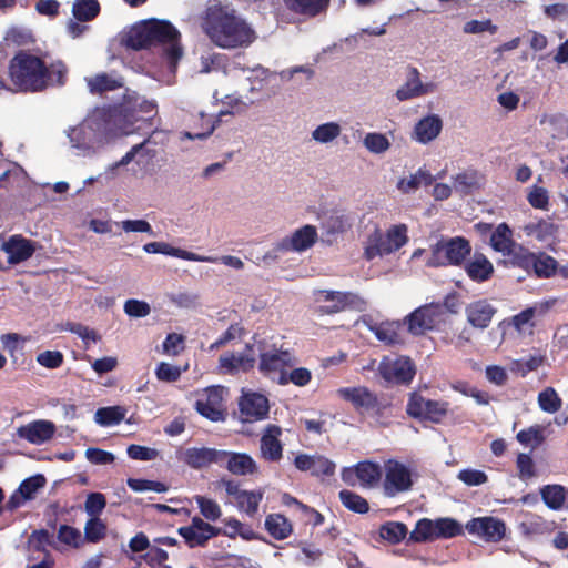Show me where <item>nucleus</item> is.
Instances as JSON below:
<instances>
[{
	"mask_svg": "<svg viewBox=\"0 0 568 568\" xmlns=\"http://www.w3.org/2000/svg\"><path fill=\"white\" fill-rule=\"evenodd\" d=\"M202 28L211 41L223 49L246 48L256 33L235 11L221 4H212L202 21Z\"/></svg>",
	"mask_w": 568,
	"mask_h": 568,
	"instance_id": "1",
	"label": "nucleus"
},
{
	"mask_svg": "<svg viewBox=\"0 0 568 568\" xmlns=\"http://www.w3.org/2000/svg\"><path fill=\"white\" fill-rule=\"evenodd\" d=\"M9 77L14 91L39 92L49 87L62 85L67 78V68L61 61L47 67L36 55L19 53L10 62Z\"/></svg>",
	"mask_w": 568,
	"mask_h": 568,
	"instance_id": "2",
	"label": "nucleus"
},
{
	"mask_svg": "<svg viewBox=\"0 0 568 568\" xmlns=\"http://www.w3.org/2000/svg\"><path fill=\"white\" fill-rule=\"evenodd\" d=\"M123 42L134 50L162 44L170 68L174 70L183 51L180 45V32L164 20H150L133 26L124 36Z\"/></svg>",
	"mask_w": 568,
	"mask_h": 568,
	"instance_id": "3",
	"label": "nucleus"
},
{
	"mask_svg": "<svg viewBox=\"0 0 568 568\" xmlns=\"http://www.w3.org/2000/svg\"><path fill=\"white\" fill-rule=\"evenodd\" d=\"M109 118L104 110L97 109L81 123L67 131L69 142L79 155H92L104 145L109 130Z\"/></svg>",
	"mask_w": 568,
	"mask_h": 568,
	"instance_id": "4",
	"label": "nucleus"
},
{
	"mask_svg": "<svg viewBox=\"0 0 568 568\" xmlns=\"http://www.w3.org/2000/svg\"><path fill=\"white\" fill-rule=\"evenodd\" d=\"M258 355V371L265 377L280 385L282 375H286L297 359L288 349L278 348L275 345H266L262 341L256 342V356Z\"/></svg>",
	"mask_w": 568,
	"mask_h": 568,
	"instance_id": "5",
	"label": "nucleus"
},
{
	"mask_svg": "<svg viewBox=\"0 0 568 568\" xmlns=\"http://www.w3.org/2000/svg\"><path fill=\"white\" fill-rule=\"evenodd\" d=\"M407 232L405 224L393 225L385 233L378 229L374 230L365 243L364 256L373 260L396 252L408 242Z\"/></svg>",
	"mask_w": 568,
	"mask_h": 568,
	"instance_id": "6",
	"label": "nucleus"
},
{
	"mask_svg": "<svg viewBox=\"0 0 568 568\" xmlns=\"http://www.w3.org/2000/svg\"><path fill=\"white\" fill-rule=\"evenodd\" d=\"M470 243L465 237L443 239L432 246L426 265L430 267L458 266L470 254Z\"/></svg>",
	"mask_w": 568,
	"mask_h": 568,
	"instance_id": "7",
	"label": "nucleus"
},
{
	"mask_svg": "<svg viewBox=\"0 0 568 568\" xmlns=\"http://www.w3.org/2000/svg\"><path fill=\"white\" fill-rule=\"evenodd\" d=\"M382 473L381 487L385 497L394 498L407 493L414 485L415 474L413 468L397 459L385 460Z\"/></svg>",
	"mask_w": 568,
	"mask_h": 568,
	"instance_id": "8",
	"label": "nucleus"
},
{
	"mask_svg": "<svg viewBox=\"0 0 568 568\" xmlns=\"http://www.w3.org/2000/svg\"><path fill=\"white\" fill-rule=\"evenodd\" d=\"M314 301L320 305L322 314H335L347 310L363 312L367 306L366 300L357 293L333 290L315 291Z\"/></svg>",
	"mask_w": 568,
	"mask_h": 568,
	"instance_id": "9",
	"label": "nucleus"
},
{
	"mask_svg": "<svg viewBox=\"0 0 568 568\" xmlns=\"http://www.w3.org/2000/svg\"><path fill=\"white\" fill-rule=\"evenodd\" d=\"M195 409L212 422H222L226 416L229 389L221 385L210 386L194 393Z\"/></svg>",
	"mask_w": 568,
	"mask_h": 568,
	"instance_id": "10",
	"label": "nucleus"
},
{
	"mask_svg": "<svg viewBox=\"0 0 568 568\" xmlns=\"http://www.w3.org/2000/svg\"><path fill=\"white\" fill-rule=\"evenodd\" d=\"M463 532L459 523L452 518H438L435 520L419 519L409 535L414 542H426L440 538H453Z\"/></svg>",
	"mask_w": 568,
	"mask_h": 568,
	"instance_id": "11",
	"label": "nucleus"
},
{
	"mask_svg": "<svg viewBox=\"0 0 568 568\" xmlns=\"http://www.w3.org/2000/svg\"><path fill=\"white\" fill-rule=\"evenodd\" d=\"M555 301H544L534 304L521 311L520 313L504 320L498 324V329L501 331L503 337L506 335L508 328L513 327L519 336L531 335L535 327V316L545 315L552 306Z\"/></svg>",
	"mask_w": 568,
	"mask_h": 568,
	"instance_id": "12",
	"label": "nucleus"
},
{
	"mask_svg": "<svg viewBox=\"0 0 568 568\" xmlns=\"http://www.w3.org/2000/svg\"><path fill=\"white\" fill-rule=\"evenodd\" d=\"M383 467L373 460H363L342 469V479L349 486L376 488L381 486Z\"/></svg>",
	"mask_w": 568,
	"mask_h": 568,
	"instance_id": "13",
	"label": "nucleus"
},
{
	"mask_svg": "<svg viewBox=\"0 0 568 568\" xmlns=\"http://www.w3.org/2000/svg\"><path fill=\"white\" fill-rule=\"evenodd\" d=\"M256 342L247 343L242 352L223 353L219 358V373L234 375L252 369L256 362Z\"/></svg>",
	"mask_w": 568,
	"mask_h": 568,
	"instance_id": "14",
	"label": "nucleus"
},
{
	"mask_svg": "<svg viewBox=\"0 0 568 568\" xmlns=\"http://www.w3.org/2000/svg\"><path fill=\"white\" fill-rule=\"evenodd\" d=\"M444 308L439 304H426L406 316L405 323L408 331L414 335H420L426 331L435 328L443 322Z\"/></svg>",
	"mask_w": 568,
	"mask_h": 568,
	"instance_id": "15",
	"label": "nucleus"
},
{
	"mask_svg": "<svg viewBox=\"0 0 568 568\" xmlns=\"http://www.w3.org/2000/svg\"><path fill=\"white\" fill-rule=\"evenodd\" d=\"M406 410L414 418L438 423L447 414L448 403L427 399L417 393H412Z\"/></svg>",
	"mask_w": 568,
	"mask_h": 568,
	"instance_id": "16",
	"label": "nucleus"
},
{
	"mask_svg": "<svg viewBox=\"0 0 568 568\" xmlns=\"http://www.w3.org/2000/svg\"><path fill=\"white\" fill-rule=\"evenodd\" d=\"M378 372L384 379L395 384H408L416 373L413 362L406 356L383 358Z\"/></svg>",
	"mask_w": 568,
	"mask_h": 568,
	"instance_id": "17",
	"label": "nucleus"
},
{
	"mask_svg": "<svg viewBox=\"0 0 568 568\" xmlns=\"http://www.w3.org/2000/svg\"><path fill=\"white\" fill-rule=\"evenodd\" d=\"M438 91V83L435 81H423L420 72L412 68L405 82L396 90L395 97L399 102L434 94Z\"/></svg>",
	"mask_w": 568,
	"mask_h": 568,
	"instance_id": "18",
	"label": "nucleus"
},
{
	"mask_svg": "<svg viewBox=\"0 0 568 568\" xmlns=\"http://www.w3.org/2000/svg\"><path fill=\"white\" fill-rule=\"evenodd\" d=\"M466 529L470 535L486 542H498L506 535L505 523L496 517H478L469 520L466 524Z\"/></svg>",
	"mask_w": 568,
	"mask_h": 568,
	"instance_id": "19",
	"label": "nucleus"
},
{
	"mask_svg": "<svg viewBox=\"0 0 568 568\" xmlns=\"http://www.w3.org/2000/svg\"><path fill=\"white\" fill-rule=\"evenodd\" d=\"M57 433V426L48 419H37L17 428V436L31 445L40 446L50 442Z\"/></svg>",
	"mask_w": 568,
	"mask_h": 568,
	"instance_id": "20",
	"label": "nucleus"
},
{
	"mask_svg": "<svg viewBox=\"0 0 568 568\" xmlns=\"http://www.w3.org/2000/svg\"><path fill=\"white\" fill-rule=\"evenodd\" d=\"M241 418L244 422L264 419L267 416L270 405L265 395L251 390H243L239 400Z\"/></svg>",
	"mask_w": 568,
	"mask_h": 568,
	"instance_id": "21",
	"label": "nucleus"
},
{
	"mask_svg": "<svg viewBox=\"0 0 568 568\" xmlns=\"http://www.w3.org/2000/svg\"><path fill=\"white\" fill-rule=\"evenodd\" d=\"M318 233L314 225H304L295 230L291 235L282 239L275 250L277 252H304L311 248L317 241Z\"/></svg>",
	"mask_w": 568,
	"mask_h": 568,
	"instance_id": "22",
	"label": "nucleus"
},
{
	"mask_svg": "<svg viewBox=\"0 0 568 568\" xmlns=\"http://www.w3.org/2000/svg\"><path fill=\"white\" fill-rule=\"evenodd\" d=\"M179 534L190 547H199L203 546L212 537L220 535L221 529L195 516L189 526L179 528Z\"/></svg>",
	"mask_w": 568,
	"mask_h": 568,
	"instance_id": "23",
	"label": "nucleus"
},
{
	"mask_svg": "<svg viewBox=\"0 0 568 568\" xmlns=\"http://www.w3.org/2000/svg\"><path fill=\"white\" fill-rule=\"evenodd\" d=\"M236 476H252L260 470L257 463L246 453L221 450V464Z\"/></svg>",
	"mask_w": 568,
	"mask_h": 568,
	"instance_id": "24",
	"label": "nucleus"
},
{
	"mask_svg": "<svg viewBox=\"0 0 568 568\" xmlns=\"http://www.w3.org/2000/svg\"><path fill=\"white\" fill-rule=\"evenodd\" d=\"M283 429L277 425H267L260 439V454L263 459L277 463L283 457L281 436Z\"/></svg>",
	"mask_w": 568,
	"mask_h": 568,
	"instance_id": "25",
	"label": "nucleus"
},
{
	"mask_svg": "<svg viewBox=\"0 0 568 568\" xmlns=\"http://www.w3.org/2000/svg\"><path fill=\"white\" fill-rule=\"evenodd\" d=\"M47 479L43 475L38 474L24 479L18 487L17 490L10 496L6 504L8 510H14L27 501L36 498L39 490L44 488Z\"/></svg>",
	"mask_w": 568,
	"mask_h": 568,
	"instance_id": "26",
	"label": "nucleus"
},
{
	"mask_svg": "<svg viewBox=\"0 0 568 568\" xmlns=\"http://www.w3.org/2000/svg\"><path fill=\"white\" fill-rule=\"evenodd\" d=\"M1 250L8 256V263L16 265L29 260L36 252V243L22 235H11L1 244Z\"/></svg>",
	"mask_w": 568,
	"mask_h": 568,
	"instance_id": "27",
	"label": "nucleus"
},
{
	"mask_svg": "<svg viewBox=\"0 0 568 568\" xmlns=\"http://www.w3.org/2000/svg\"><path fill=\"white\" fill-rule=\"evenodd\" d=\"M180 459L187 466L200 469L221 464V450L209 447H191L180 453Z\"/></svg>",
	"mask_w": 568,
	"mask_h": 568,
	"instance_id": "28",
	"label": "nucleus"
},
{
	"mask_svg": "<svg viewBox=\"0 0 568 568\" xmlns=\"http://www.w3.org/2000/svg\"><path fill=\"white\" fill-rule=\"evenodd\" d=\"M497 310L487 300H477L465 308L467 322L475 328L485 329L489 326Z\"/></svg>",
	"mask_w": 568,
	"mask_h": 568,
	"instance_id": "29",
	"label": "nucleus"
},
{
	"mask_svg": "<svg viewBox=\"0 0 568 568\" xmlns=\"http://www.w3.org/2000/svg\"><path fill=\"white\" fill-rule=\"evenodd\" d=\"M295 467L301 471H311L315 476H329L335 471V464L321 455L300 454L294 459Z\"/></svg>",
	"mask_w": 568,
	"mask_h": 568,
	"instance_id": "30",
	"label": "nucleus"
},
{
	"mask_svg": "<svg viewBox=\"0 0 568 568\" xmlns=\"http://www.w3.org/2000/svg\"><path fill=\"white\" fill-rule=\"evenodd\" d=\"M442 128L443 122L437 114L426 115L415 124L413 139L422 144H427L439 135Z\"/></svg>",
	"mask_w": 568,
	"mask_h": 568,
	"instance_id": "31",
	"label": "nucleus"
},
{
	"mask_svg": "<svg viewBox=\"0 0 568 568\" xmlns=\"http://www.w3.org/2000/svg\"><path fill=\"white\" fill-rule=\"evenodd\" d=\"M337 393L357 409L371 410L377 406L376 396L365 387H346L338 389Z\"/></svg>",
	"mask_w": 568,
	"mask_h": 568,
	"instance_id": "32",
	"label": "nucleus"
},
{
	"mask_svg": "<svg viewBox=\"0 0 568 568\" xmlns=\"http://www.w3.org/2000/svg\"><path fill=\"white\" fill-rule=\"evenodd\" d=\"M368 329L376 336L379 342L387 345L402 343L400 323L396 321L369 322Z\"/></svg>",
	"mask_w": 568,
	"mask_h": 568,
	"instance_id": "33",
	"label": "nucleus"
},
{
	"mask_svg": "<svg viewBox=\"0 0 568 568\" xmlns=\"http://www.w3.org/2000/svg\"><path fill=\"white\" fill-rule=\"evenodd\" d=\"M559 226L550 220L540 219L529 222L523 226V232L527 237L536 239L539 242H548L556 237Z\"/></svg>",
	"mask_w": 568,
	"mask_h": 568,
	"instance_id": "34",
	"label": "nucleus"
},
{
	"mask_svg": "<svg viewBox=\"0 0 568 568\" xmlns=\"http://www.w3.org/2000/svg\"><path fill=\"white\" fill-rule=\"evenodd\" d=\"M343 126L337 121H328L316 125L311 132V139L320 145H331L342 135Z\"/></svg>",
	"mask_w": 568,
	"mask_h": 568,
	"instance_id": "35",
	"label": "nucleus"
},
{
	"mask_svg": "<svg viewBox=\"0 0 568 568\" xmlns=\"http://www.w3.org/2000/svg\"><path fill=\"white\" fill-rule=\"evenodd\" d=\"M467 275L475 282H485L489 280L494 273L493 263L483 254H476L466 264Z\"/></svg>",
	"mask_w": 568,
	"mask_h": 568,
	"instance_id": "36",
	"label": "nucleus"
},
{
	"mask_svg": "<svg viewBox=\"0 0 568 568\" xmlns=\"http://www.w3.org/2000/svg\"><path fill=\"white\" fill-rule=\"evenodd\" d=\"M143 251L148 254H163L168 256L178 257L185 261L200 260L199 254L174 247L166 242H150L143 245Z\"/></svg>",
	"mask_w": 568,
	"mask_h": 568,
	"instance_id": "37",
	"label": "nucleus"
},
{
	"mask_svg": "<svg viewBox=\"0 0 568 568\" xmlns=\"http://www.w3.org/2000/svg\"><path fill=\"white\" fill-rule=\"evenodd\" d=\"M544 503L552 510L568 508V489L561 485H546L540 490Z\"/></svg>",
	"mask_w": 568,
	"mask_h": 568,
	"instance_id": "38",
	"label": "nucleus"
},
{
	"mask_svg": "<svg viewBox=\"0 0 568 568\" xmlns=\"http://www.w3.org/2000/svg\"><path fill=\"white\" fill-rule=\"evenodd\" d=\"M435 182L433 174L424 168L418 169L415 173L399 179L397 189L405 194L416 191L419 186L430 185Z\"/></svg>",
	"mask_w": 568,
	"mask_h": 568,
	"instance_id": "39",
	"label": "nucleus"
},
{
	"mask_svg": "<svg viewBox=\"0 0 568 568\" xmlns=\"http://www.w3.org/2000/svg\"><path fill=\"white\" fill-rule=\"evenodd\" d=\"M490 246L494 251L501 253L504 256L511 253V248L516 244L513 240V231L506 223L497 225L490 235Z\"/></svg>",
	"mask_w": 568,
	"mask_h": 568,
	"instance_id": "40",
	"label": "nucleus"
},
{
	"mask_svg": "<svg viewBox=\"0 0 568 568\" xmlns=\"http://www.w3.org/2000/svg\"><path fill=\"white\" fill-rule=\"evenodd\" d=\"M263 498L264 490L262 489H243L239 498L234 503V506L237 508L239 511L244 513L248 517H254L258 511V506Z\"/></svg>",
	"mask_w": 568,
	"mask_h": 568,
	"instance_id": "41",
	"label": "nucleus"
},
{
	"mask_svg": "<svg viewBox=\"0 0 568 568\" xmlns=\"http://www.w3.org/2000/svg\"><path fill=\"white\" fill-rule=\"evenodd\" d=\"M87 85L91 93H102L122 87V79L108 73H99L85 78Z\"/></svg>",
	"mask_w": 568,
	"mask_h": 568,
	"instance_id": "42",
	"label": "nucleus"
},
{
	"mask_svg": "<svg viewBox=\"0 0 568 568\" xmlns=\"http://www.w3.org/2000/svg\"><path fill=\"white\" fill-rule=\"evenodd\" d=\"M537 404L541 412L552 415L560 410L562 399L554 387L548 386L538 393Z\"/></svg>",
	"mask_w": 568,
	"mask_h": 568,
	"instance_id": "43",
	"label": "nucleus"
},
{
	"mask_svg": "<svg viewBox=\"0 0 568 568\" xmlns=\"http://www.w3.org/2000/svg\"><path fill=\"white\" fill-rule=\"evenodd\" d=\"M265 528L272 537L278 540L287 538L292 532V525L280 514L268 515L265 519Z\"/></svg>",
	"mask_w": 568,
	"mask_h": 568,
	"instance_id": "44",
	"label": "nucleus"
},
{
	"mask_svg": "<svg viewBox=\"0 0 568 568\" xmlns=\"http://www.w3.org/2000/svg\"><path fill=\"white\" fill-rule=\"evenodd\" d=\"M126 415L122 406H110L99 408L94 414V422L100 426H112L120 424Z\"/></svg>",
	"mask_w": 568,
	"mask_h": 568,
	"instance_id": "45",
	"label": "nucleus"
},
{
	"mask_svg": "<svg viewBox=\"0 0 568 568\" xmlns=\"http://www.w3.org/2000/svg\"><path fill=\"white\" fill-rule=\"evenodd\" d=\"M221 534L229 538H236L237 536L244 540H253L256 538L255 531L246 524L241 523L236 518H227L224 520V529Z\"/></svg>",
	"mask_w": 568,
	"mask_h": 568,
	"instance_id": "46",
	"label": "nucleus"
},
{
	"mask_svg": "<svg viewBox=\"0 0 568 568\" xmlns=\"http://www.w3.org/2000/svg\"><path fill=\"white\" fill-rule=\"evenodd\" d=\"M519 529L526 537L544 535L550 531V524L537 515L529 514L520 523Z\"/></svg>",
	"mask_w": 568,
	"mask_h": 568,
	"instance_id": "47",
	"label": "nucleus"
},
{
	"mask_svg": "<svg viewBox=\"0 0 568 568\" xmlns=\"http://www.w3.org/2000/svg\"><path fill=\"white\" fill-rule=\"evenodd\" d=\"M286 7L297 13L315 16L328 3V0H283Z\"/></svg>",
	"mask_w": 568,
	"mask_h": 568,
	"instance_id": "48",
	"label": "nucleus"
},
{
	"mask_svg": "<svg viewBox=\"0 0 568 568\" xmlns=\"http://www.w3.org/2000/svg\"><path fill=\"white\" fill-rule=\"evenodd\" d=\"M557 270V262L554 257L540 253L535 254L531 270L538 277H550Z\"/></svg>",
	"mask_w": 568,
	"mask_h": 568,
	"instance_id": "49",
	"label": "nucleus"
},
{
	"mask_svg": "<svg viewBox=\"0 0 568 568\" xmlns=\"http://www.w3.org/2000/svg\"><path fill=\"white\" fill-rule=\"evenodd\" d=\"M454 187L457 192L463 194L469 193L473 189L477 187L480 182V176L477 171L468 170L458 173L454 176Z\"/></svg>",
	"mask_w": 568,
	"mask_h": 568,
	"instance_id": "50",
	"label": "nucleus"
},
{
	"mask_svg": "<svg viewBox=\"0 0 568 568\" xmlns=\"http://www.w3.org/2000/svg\"><path fill=\"white\" fill-rule=\"evenodd\" d=\"M339 500L344 507L354 513L365 514L369 509L368 503L365 498L347 489L339 491Z\"/></svg>",
	"mask_w": 568,
	"mask_h": 568,
	"instance_id": "51",
	"label": "nucleus"
},
{
	"mask_svg": "<svg viewBox=\"0 0 568 568\" xmlns=\"http://www.w3.org/2000/svg\"><path fill=\"white\" fill-rule=\"evenodd\" d=\"M545 428L540 425H532L526 429L520 430L516 438L517 440L527 447H537L545 440Z\"/></svg>",
	"mask_w": 568,
	"mask_h": 568,
	"instance_id": "52",
	"label": "nucleus"
},
{
	"mask_svg": "<svg viewBox=\"0 0 568 568\" xmlns=\"http://www.w3.org/2000/svg\"><path fill=\"white\" fill-rule=\"evenodd\" d=\"M100 6L97 0H77L73 3V16L80 21H90L99 13Z\"/></svg>",
	"mask_w": 568,
	"mask_h": 568,
	"instance_id": "53",
	"label": "nucleus"
},
{
	"mask_svg": "<svg viewBox=\"0 0 568 568\" xmlns=\"http://www.w3.org/2000/svg\"><path fill=\"white\" fill-rule=\"evenodd\" d=\"M194 500L199 507L201 515L210 521H216L222 516L221 506L213 499L196 495Z\"/></svg>",
	"mask_w": 568,
	"mask_h": 568,
	"instance_id": "54",
	"label": "nucleus"
},
{
	"mask_svg": "<svg viewBox=\"0 0 568 568\" xmlns=\"http://www.w3.org/2000/svg\"><path fill=\"white\" fill-rule=\"evenodd\" d=\"M379 535L392 544L402 541L407 535V527L399 521H388L381 527Z\"/></svg>",
	"mask_w": 568,
	"mask_h": 568,
	"instance_id": "55",
	"label": "nucleus"
},
{
	"mask_svg": "<svg viewBox=\"0 0 568 568\" xmlns=\"http://www.w3.org/2000/svg\"><path fill=\"white\" fill-rule=\"evenodd\" d=\"M528 203L537 210L548 211L550 205L549 192L540 185H532L527 193Z\"/></svg>",
	"mask_w": 568,
	"mask_h": 568,
	"instance_id": "56",
	"label": "nucleus"
},
{
	"mask_svg": "<svg viewBox=\"0 0 568 568\" xmlns=\"http://www.w3.org/2000/svg\"><path fill=\"white\" fill-rule=\"evenodd\" d=\"M363 145L371 153L382 154L390 148V142L385 134L369 132L364 136Z\"/></svg>",
	"mask_w": 568,
	"mask_h": 568,
	"instance_id": "57",
	"label": "nucleus"
},
{
	"mask_svg": "<svg viewBox=\"0 0 568 568\" xmlns=\"http://www.w3.org/2000/svg\"><path fill=\"white\" fill-rule=\"evenodd\" d=\"M510 251L511 253L505 256L509 257L514 265L530 272L535 254L518 243Z\"/></svg>",
	"mask_w": 568,
	"mask_h": 568,
	"instance_id": "58",
	"label": "nucleus"
},
{
	"mask_svg": "<svg viewBox=\"0 0 568 568\" xmlns=\"http://www.w3.org/2000/svg\"><path fill=\"white\" fill-rule=\"evenodd\" d=\"M312 379V373L310 369L305 367L293 368L292 371H287L286 375H282L280 379V385L284 386L290 383L295 386L303 387L306 386Z\"/></svg>",
	"mask_w": 568,
	"mask_h": 568,
	"instance_id": "59",
	"label": "nucleus"
},
{
	"mask_svg": "<svg viewBox=\"0 0 568 568\" xmlns=\"http://www.w3.org/2000/svg\"><path fill=\"white\" fill-rule=\"evenodd\" d=\"M106 526L99 517H90L84 525V538L89 542H98L105 537Z\"/></svg>",
	"mask_w": 568,
	"mask_h": 568,
	"instance_id": "60",
	"label": "nucleus"
},
{
	"mask_svg": "<svg viewBox=\"0 0 568 568\" xmlns=\"http://www.w3.org/2000/svg\"><path fill=\"white\" fill-rule=\"evenodd\" d=\"M58 539L60 542L78 548L83 544L81 531L74 527L62 525L58 530Z\"/></svg>",
	"mask_w": 568,
	"mask_h": 568,
	"instance_id": "61",
	"label": "nucleus"
},
{
	"mask_svg": "<svg viewBox=\"0 0 568 568\" xmlns=\"http://www.w3.org/2000/svg\"><path fill=\"white\" fill-rule=\"evenodd\" d=\"M497 30V26L494 24L490 19L469 20L463 27V31L467 34H480L485 32L494 34Z\"/></svg>",
	"mask_w": 568,
	"mask_h": 568,
	"instance_id": "62",
	"label": "nucleus"
},
{
	"mask_svg": "<svg viewBox=\"0 0 568 568\" xmlns=\"http://www.w3.org/2000/svg\"><path fill=\"white\" fill-rule=\"evenodd\" d=\"M542 364V357L529 356L528 358L514 359L510 369L521 376L536 371Z\"/></svg>",
	"mask_w": 568,
	"mask_h": 568,
	"instance_id": "63",
	"label": "nucleus"
},
{
	"mask_svg": "<svg viewBox=\"0 0 568 568\" xmlns=\"http://www.w3.org/2000/svg\"><path fill=\"white\" fill-rule=\"evenodd\" d=\"M106 506V499L101 493H91L88 495L84 510L90 517H98Z\"/></svg>",
	"mask_w": 568,
	"mask_h": 568,
	"instance_id": "64",
	"label": "nucleus"
}]
</instances>
